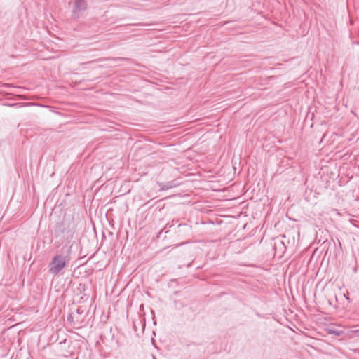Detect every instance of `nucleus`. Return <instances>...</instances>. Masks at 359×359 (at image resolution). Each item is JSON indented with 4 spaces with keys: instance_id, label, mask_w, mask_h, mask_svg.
<instances>
[{
    "instance_id": "nucleus-5",
    "label": "nucleus",
    "mask_w": 359,
    "mask_h": 359,
    "mask_svg": "<svg viewBox=\"0 0 359 359\" xmlns=\"http://www.w3.org/2000/svg\"><path fill=\"white\" fill-rule=\"evenodd\" d=\"M162 233V231L158 232V238L160 237L161 234Z\"/></svg>"
},
{
    "instance_id": "nucleus-1",
    "label": "nucleus",
    "mask_w": 359,
    "mask_h": 359,
    "mask_svg": "<svg viewBox=\"0 0 359 359\" xmlns=\"http://www.w3.org/2000/svg\"><path fill=\"white\" fill-rule=\"evenodd\" d=\"M68 261L67 256L60 255L53 257L48 266L50 272L53 274H58L65 269Z\"/></svg>"
},
{
    "instance_id": "nucleus-3",
    "label": "nucleus",
    "mask_w": 359,
    "mask_h": 359,
    "mask_svg": "<svg viewBox=\"0 0 359 359\" xmlns=\"http://www.w3.org/2000/svg\"><path fill=\"white\" fill-rule=\"evenodd\" d=\"M180 184H181V182H179L178 180L175 179L174 180L170 181L166 183L158 184V185L161 187L160 190L164 191V190H168V189L173 188V187H176L180 185Z\"/></svg>"
},
{
    "instance_id": "nucleus-4",
    "label": "nucleus",
    "mask_w": 359,
    "mask_h": 359,
    "mask_svg": "<svg viewBox=\"0 0 359 359\" xmlns=\"http://www.w3.org/2000/svg\"><path fill=\"white\" fill-rule=\"evenodd\" d=\"M151 342H152V344L154 345V346L155 348H156L157 346H156V343H155V339H154V337H152V338H151Z\"/></svg>"
},
{
    "instance_id": "nucleus-2",
    "label": "nucleus",
    "mask_w": 359,
    "mask_h": 359,
    "mask_svg": "<svg viewBox=\"0 0 359 359\" xmlns=\"http://www.w3.org/2000/svg\"><path fill=\"white\" fill-rule=\"evenodd\" d=\"M72 13L74 18L79 17L81 12L86 8V0H74Z\"/></svg>"
}]
</instances>
